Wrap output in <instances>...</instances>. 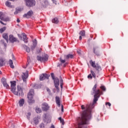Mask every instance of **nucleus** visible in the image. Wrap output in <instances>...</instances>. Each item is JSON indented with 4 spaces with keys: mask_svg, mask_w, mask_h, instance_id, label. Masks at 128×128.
I'll list each match as a JSON object with an SVG mask.
<instances>
[{
    "mask_svg": "<svg viewBox=\"0 0 128 128\" xmlns=\"http://www.w3.org/2000/svg\"><path fill=\"white\" fill-rule=\"evenodd\" d=\"M96 88H98V84H95L91 92L92 95H94L93 103L90 104V105L87 104L86 107V110L83 112L82 116L77 118V122L79 126H82V124H87L88 122L92 118V110L94 108V104H96V102L98 100L100 95L103 94L100 89L96 90Z\"/></svg>",
    "mask_w": 128,
    "mask_h": 128,
    "instance_id": "f257e3e1",
    "label": "nucleus"
},
{
    "mask_svg": "<svg viewBox=\"0 0 128 128\" xmlns=\"http://www.w3.org/2000/svg\"><path fill=\"white\" fill-rule=\"evenodd\" d=\"M11 84V91L13 94H14L16 96H22V89L20 86H17V90L16 91V81H12L10 82Z\"/></svg>",
    "mask_w": 128,
    "mask_h": 128,
    "instance_id": "f03ea898",
    "label": "nucleus"
},
{
    "mask_svg": "<svg viewBox=\"0 0 128 128\" xmlns=\"http://www.w3.org/2000/svg\"><path fill=\"white\" fill-rule=\"evenodd\" d=\"M34 90L31 89L28 92L27 98H28V102L29 104H34Z\"/></svg>",
    "mask_w": 128,
    "mask_h": 128,
    "instance_id": "7ed1b4c3",
    "label": "nucleus"
},
{
    "mask_svg": "<svg viewBox=\"0 0 128 128\" xmlns=\"http://www.w3.org/2000/svg\"><path fill=\"white\" fill-rule=\"evenodd\" d=\"M36 58L39 62H48V55L44 54L42 56H37Z\"/></svg>",
    "mask_w": 128,
    "mask_h": 128,
    "instance_id": "20e7f679",
    "label": "nucleus"
},
{
    "mask_svg": "<svg viewBox=\"0 0 128 128\" xmlns=\"http://www.w3.org/2000/svg\"><path fill=\"white\" fill-rule=\"evenodd\" d=\"M51 76L54 80V86L56 90H59L58 86H60V80L58 78H54V73H51Z\"/></svg>",
    "mask_w": 128,
    "mask_h": 128,
    "instance_id": "39448f33",
    "label": "nucleus"
},
{
    "mask_svg": "<svg viewBox=\"0 0 128 128\" xmlns=\"http://www.w3.org/2000/svg\"><path fill=\"white\" fill-rule=\"evenodd\" d=\"M90 64H91L92 66V68H96V70H98V72H100V70H102V67L98 64L96 65L95 62H93L92 60H91L90 61Z\"/></svg>",
    "mask_w": 128,
    "mask_h": 128,
    "instance_id": "423d86ee",
    "label": "nucleus"
},
{
    "mask_svg": "<svg viewBox=\"0 0 128 128\" xmlns=\"http://www.w3.org/2000/svg\"><path fill=\"white\" fill-rule=\"evenodd\" d=\"M26 4L28 8L36 6V1L34 0H26Z\"/></svg>",
    "mask_w": 128,
    "mask_h": 128,
    "instance_id": "0eeeda50",
    "label": "nucleus"
},
{
    "mask_svg": "<svg viewBox=\"0 0 128 128\" xmlns=\"http://www.w3.org/2000/svg\"><path fill=\"white\" fill-rule=\"evenodd\" d=\"M22 78L23 82L26 83V80L28 78V71L26 70V72L22 73Z\"/></svg>",
    "mask_w": 128,
    "mask_h": 128,
    "instance_id": "6e6552de",
    "label": "nucleus"
},
{
    "mask_svg": "<svg viewBox=\"0 0 128 128\" xmlns=\"http://www.w3.org/2000/svg\"><path fill=\"white\" fill-rule=\"evenodd\" d=\"M32 16H34V11H32V10H30L27 12V14H24L23 16L26 18H30Z\"/></svg>",
    "mask_w": 128,
    "mask_h": 128,
    "instance_id": "1a4fd4ad",
    "label": "nucleus"
},
{
    "mask_svg": "<svg viewBox=\"0 0 128 128\" xmlns=\"http://www.w3.org/2000/svg\"><path fill=\"white\" fill-rule=\"evenodd\" d=\"M9 40L10 42H12V44H14V42H20V40H18L14 36V35L10 34L9 36Z\"/></svg>",
    "mask_w": 128,
    "mask_h": 128,
    "instance_id": "9d476101",
    "label": "nucleus"
},
{
    "mask_svg": "<svg viewBox=\"0 0 128 128\" xmlns=\"http://www.w3.org/2000/svg\"><path fill=\"white\" fill-rule=\"evenodd\" d=\"M1 80L4 87L6 88V90H10V86H8L6 82V79L4 78H2Z\"/></svg>",
    "mask_w": 128,
    "mask_h": 128,
    "instance_id": "9b49d317",
    "label": "nucleus"
},
{
    "mask_svg": "<svg viewBox=\"0 0 128 128\" xmlns=\"http://www.w3.org/2000/svg\"><path fill=\"white\" fill-rule=\"evenodd\" d=\"M50 75L46 74H42L40 75V80H44L46 78L48 80V78H50Z\"/></svg>",
    "mask_w": 128,
    "mask_h": 128,
    "instance_id": "f8f14e48",
    "label": "nucleus"
},
{
    "mask_svg": "<svg viewBox=\"0 0 128 128\" xmlns=\"http://www.w3.org/2000/svg\"><path fill=\"white\" fill-rule=\"evenodd\" d=\"M0 19L1 20H3V22L10 21V18H8V17L4 16V15L2 12H0Z\"/></svg>",
    "mask_w": 128,
    "mask_h": 128,
    "instance_id": "ddd939ff",
    "label": "nucleus"
},
{
    "mask_svg": "<svg viewBox=\"0 0 128 128\" xmlns=\"http://www.w3.org/2000/svg\"><path fill=\"white\" fill-rule=\"evenodd\" d=\"M50 108V106H48V104L46 103H44L42 104V110L44 112H48V109Z\"/></svg>",
    "mask_w": 128,
    "mask_h": 128,
    "instance_id": "4468645a",
    "label": "nucleus"
},
{
    "mask_svg": "<svg viewBox=\"0 0 128 128\" xmlns=\"http://www.w3.org/2000/svg\"><path fill=\"white\" fill-rule=\"evenodd\" d=\"M38 45V41H36V39H34L33 40L32 46H31V50H34L36 48V46Z\"/></svg>",
    "mask_w": 128,
    "mask_h": 128,
    "instance_id": "2eb2a0df",
    "label": "nucleus"
},
{
    "mask_svg": "<svg viewBox=\"0 0 128 128\" xmlns=\"http://www.w3.org/2000/svg\"><path fill=\"white\" fill-rule=\"evenodd\" d=\"M22 36L23 37V41L25 44H28V37H26V34L24 33H22Z\"/></svg>",
    "mask_w": 128,
    "mask_h": 128,
    "instance_id": "dca6fc26",
    "label": "nucleus"
},
{
    "mask_svg": "<svg viewBox=\"0 0 128 128\" xmlns=\"http://www.w3.org/2000/svg\"><path fill=\"white\" fill-rule=\"evenodd\" d=\"M64 56L66 60H70V58H74V55L72 54H68L67 55H65Z\"/></svg>",
    "mask_w": 128,
    "mask_h": 128,
    "instance_id": "f3484780",
    "label": "nucleus"
},
{
    "mask_svg": "<svg viewBox=\"0 0 128 128\" xmlns=\"http://www.w3.org/2000/svg\"><path fill=\"white\" fill-rule=\"evenodd\" d=\"M2 38H4V40H6V42L8 44V34L4 33L2 34Z\"/></svg>",
    "mask_w": 128,
    "mask_h": 128,
    "instance_id": "a211bd4d",
    "label": "nucleus"
},
{
    "mask_svg": "<svg viewBox=\"0 0 128 128\" xmlns=\"http://www.w3.org/2000/svg\"><path fill=\"white\" fill-rule=\"evenodd\" d=\"M56 102L58 106H60V99L59 96L56 97Z\"/></svg>",
    "mask_w": 128,
    "mask_h": 128,
    "instance_id": "6ab92c4d",
    "label": "nucleus"
},
{
    "mask_svg": "<svg viewBox=\"0 0 128 128\" xmlns=\"http://www.w3.org/2000/svg\"><path fill=\"white\" fill-rule=\"evenodd\" d=\"M22 48H24V50H26L27 52H30V48L26 46V44H22Z\"/></svg>",
    "mask_w": 128,
    "mask_h": 128,
    "instance_id": "aec40b11",
    "label": "nucleus"
},
{
    "mask_svg": "<svg viewBox=\"0 0 128 128\" xmlns=\"http://www.w3.org/2000/svg\"><path fill=\"white\" fill-rule=\"evenodd\" d=\"M52 22L56 24H58V22H60V20H58V18H54L52 20Z\"/></svg>",
    "mask_w": 128,
    "mask_h": 128,
    "instance_id": "412c9836",
    "label": "nucleus"
},
{
    "mask_svg": "<svg viewBox=\"0 0 128 128\" xmlns=\"http://www.w3.org/2000/svg\"><path fill=\"white\" fill-rule=\"evenodd\" d=\"M24 104V99H20L19 100V105L20 106H22Z\"/></svg>",
    "mask_w": 128,
    "mask_h": 128,
    "instance_id": "4be33fe9",
    "label": "nucleus"
},
{
    "mask_svg": "<svg viewBox=\"0 0 128 128\" xmlns=\"http://www.w3.org/2000/svg\"><path fill=\"white\" fill-rule=\"evenodd\" d=\"M9 64H10V66L11 68H14V63L12 62V60H9Z\"/></svg>",
    "mask_w": 128,
    "mask_h": 128,
    "instance_id": "5701e85b",
    "label": "nucleus"
},
{
    "mask_svg": "<svg viewBox=\"0 0 128 128\" xmlns=\"http://www.w3.org/2000/svg\"><path fill=\"white\" fill-rule=\"evenodd\" d=\"M79 34H80L81 36H86V32L84 30L80 31Z\"/></svg>",
    "mask_w": 128,
    "mask_h": 128,
    "instance_id": "b1692460",
    "label": "nucleus"
},
{
    "mask_svg": "<svg viewBox=\"0 0 128 128\" xmlns=\"http://www.w3.org/2000/svg\"><path fill=\"white\" fill-rule=\"evenodd\" d=\"M34 123L35 124H38V118H34Z\"/></svg>",
    "mask_w": 128,
    "mask_h": 128,
    "instance_id": "393cba45",
    "label": "nucleus"
},
{
    "mask_svg": "<svg viewBox=\"0 0 128 128\" xmlns=\"http://www.w3.org/2000/svg\"><path fill=\"white\" fill-rule=\"evenodd\" d=\"M58 120H60V124H62V125L64 124V119L62 118V117H60Z\"/></svg>",
    "mask_w": 128,
    "mask_h": 128,
    "instance_id": "a878e982",
    "label": "nucleus"
},
{
    "mask_svg": "<svg viewBox=\"0 0 128 128\" xmlns=\"http://www.w3.org/2000/svg\"><path fill=\"white\" fill-rule=\"evenodd\" d=\"M36 111L37 114H40V112H42V109H40L38 108H36Z\"/></svg>",
    "mask_w": 128,
    "mask_h": 128,
    "instance_id": "bb28decb",
    "label": "nucleus"
},
{
    "mask_svg": "<svg viewBox=\"0 0 128 128\" xmlns=\"http://www.w3.org/2000/svg\"><path fill=\"white\" fill-rule=\"evenodd\" d=\"M6 30V27L4 26L2 28H1L0 29V32H1V34H2V32H4V30Z\"/></svg>",
    "mask_w": 128,
    "mask_h": 128,
    "instance_id": "cd10ccee",
    "label": "nucleus"
},
{
    "mask_svg": "<svg viewBox=\"0 0 128 128\" xmlns=\"http://www.w3.org/2000/svg\"><path fill=\"white\" fill-rule=\"evenodd\" d=\"M4 61L2 59L0 60V66H4Z\"/></svg>",
    "mask_w": 128,
    "mask_h": 128,
    "instance_id": "c85d7f7f",
    "label": "nucleus"
},
{
    "mask_svg": "<svg viewBox=\"0 0 128 128\" xmlns=\"http://www.w3.org/2000/svg\"><path fill=\"white\" fill-rule=\"evenodd\" d=\"M0 42L2 44H4V46H5V48H6V43L4 42V40H0Z\"/></svg>",
    "mask_w": 128,
    "mask_h": 128,
    "instance_id": "c756f323",
    "label": "nucleus"
},
{
    "mask_svg": "<svg viewBox=\"0 0 128 128\" xmlns=\"http://www.w3.org/2000/svg\"><path fill=\"white\" fill-rule=\"evenodd\" d=\"M90 72H91V74H92L93 78H96V73H94V72L92 70H90Z\"/></svg>",
    "mask_w": 128,
    "mask_h": 128,
    "instance_id": "7c9ffc66",
    "label": "nucleus"
},
{
    "mask_svg": "<svg viewBox=\"0 0 128 128\" xmlns=\"http://www.w3.org/2000/svg\"><path fill=\"white\" fill-rule=\"evenodd\" d=\"M20 12V9H16V11L14 12V14H18V12Z\"/></svg>",
    "mask_w": 128,
    "mask_h": 128,
    "instance_id": "2f4dec72",
    "label": "nucleus"
},
{
    "mask_svg": "<svg viewBox=\"0 0 128 128\" xmlns=\"http://www.w3.org/2000/svg\"><path fill=\"white\" fill-rule=\"evenodd\" d=\"M60 62L61 64H64L66 62L65 60H62V57L60 58Z\"/></svg>",
    "mask_w": 128,
    "mask_h": 128,
    "instance_id": "473e14b6",
    "label": "nucleus"
},
{
    "mask_svg": "<svg viewBox=\"0 0 128 128\" xmlns=\"http://www.w3.org/2000/svg\"><path fill=\"white\" fill-rule=\"evenodd\" d=\"M100 88L101 89V90H103L104 92H106V87L104 86H101L100 87Z\"/></svg>",
    "mask_w": 128,
    "mask_h": 128,
    "instance_id": "72a5a7b5",
    "label": "nucleus"
},
{
    "mask_svg": "<svg viewBox=\"0 0 128 128\" xmlns=\"http://www.w3.org/2000/svg\"><path fill=\"white\" fill-rule=\"evenodd\" d=\"M6 6H8V7L10 6V2H6Z\"/></svg>",
    "mask_w": 128,
    "mask_h": 128,
    "instance_id": "f704fd0d",
    "label": "nucleus"
},
{
    "mask_svg": "<svg viewBox=\"0 0 128 128\" xmlns=\"http://www.w3.org/2000/svg\"><path fill=\"white\" fill-rule=\"evenodd\" d=\"M42 48H39L37 49V50H36L37 53L38 54L42 52Z\"/></svg>",
    "mask_w": 128,
    "mask_h": 128,
    "instance_id": "c9c22d12",
    "label": "nucleus"
},
{
    "mask_svg": "<svg viewBox=\"0 0 128 128\" xmlns=\"http://www.w3.org/2000/svg\"><path fill=\"white\" fill-rule=\"evenodd\" d=\"M31 114H30V112L28 113L26 116H27V118H28V120H30V116H31Z\"/></svg>",
    "mask_w": 128,
    "mask_h": 128,
    "instance_id": "e433bc0d",
    "label": "nucleus"
},
{
    "mask_svg": "<svg viewBox=\"0 0 128 128\" xmlns=\"http://www.w3.org/2000/svg\"><path fill=\"white\" fill-rule=\"evenodd\" d=\"M40 128H44V123L41 124L40 125Z\"/></svg>",
    "mask_w": 128,
    "mask_h": 128,
    "instance_id": "4c0bfd02",
    "label": "nucleus"
},
{
    "mask_svg": "<svg viewBox=\"0 0 128 128\" xmlns=\"http://www.w3.org/2000/svg\"><path fill=\"white\" fill-rule=\"evenodd\" d=\"M60 84H64V80H62V76H60Z\"/></svg>",
    "mask_w": 128,
    "mask_h": 128,
    "instance_id": "58836bf2",
    "label": "nucleus"
},
{
    "mask_svg": "<svg viewBox=\"0 0 128 128\" xmlns=\"http://www.w3.org/2000/svg\"><path fill=\"white\" fill-rule=\"evenodd\" d=\"M88 78H90V80H92V74H90L89 75H88Z\"/></svg>",
    "mask_w": 128,
    "mask_h": 128,
    "instance_id": "ea45409f",
    "label": "nucleus"
},
{
    "mask_svg": "<svg viewBox=\"0 0 128 128\" xmlns=\"http://www.w3.org/2000/svg\"><path fill=\"white\" fill-rule=\"evenodd\" d=\"M98 47L94 48V54H96V50H98Z\"/></svg>",
    "mask_w": 128,
    "mask_h": 128,
    "instance_id": "a19ab883",
    "label": "nucleus"
},
{
    "mask_svg": "<svg viewBox=\"0 0 128 128\" xmlns=\"http://www.w3.org/2000/svg\"><path fill=\"white\" fill-rule=\"evenodd\" d=\"M106 105L108 106H112V104H110V103L109 102H107L106 103Z\"/></svg>",
    "mask_w": 128,
    "mask_h": 128,
    "instance_id": "79ce46f5",
    "label": "nucleus"
},
{
    "mask_svg": "<svg viewBox=\"0 0 128 128\" xmlns=\"http://www.w3.org/2000/svg\"><path fill=\"white\" fill-rule=\"evenodd\" d=\"M0 24H4V26H6V24H4L2 21L0 20Z\"/></svg>",
    "mask_w": 128,
    "mask_h": 128,
    "instance_id": "37998d69",
    "label": "nucleus"
},
{
    "mask_svg": "<svg viewBox=\"0 0 128 128\" xmlns=\"http://www.w3.org/2000/svg\"><path fill=\"white\" fill-rule=\"evenodd\" d=\"M81 108H82V110H84V105H82V106H81Z\"/></svg>",
    "mask_w": 128,
    "mask_h": 128,
    "instance_id": "c03bdc74",
    "label": "nucleus"
},
{
    "mask_svg": "<svg viewBox=\"0 0 128 128\" xmlns=\"http://www.w3.org/2000/svg\"><path fill=\"white\" fill-rule=\"evenodd\" d=\"M62 112H64V106L62 104Z\"/></svg>",
    "mask_w": 128,
    "mask_h": 128,
    "instance_id": "a18cd8bd",
    "label": "nucleus"
},
{
    "mask_svg": "<svg viewBox=\"0 0 128 128\" xmlns=\"http://www.w3.org/2000/svg\"><path fill=\"white\" fill-rule=\"evenodd\" d=\"M52 2H53L54 4H56V1L54 0H52Z\"/></svg>",
    "mask_w": 128,
    "mask_h": 128,
    "instance_id": "49530a36",
    "label": "nucleus"
},
{
    "mask_svg": "<svg viewBox=\"0 0 128 128\" xmlns=\"http://www.w3.org/2000/svg\"><path fill=\"white\" fill-rule=\"evenodd\" d=\"M18 36L19 38H20V39H21V40H22V36H20V35L18 34Z\"/></svg>",
    "mask_w": 128,
    "mask_h": 128,
    "instance_id": "de8ad7c7",
    "label": "nucleus"
},
{
    "mask_svg": "<svg viewBox=\"0 0 128 128\" xmlns=\"http://www.w3.org/2000/svg\"><path fill=\"white\" fill-rule=\"evenodd\" d=\"M77 52H78V54H80V50H78Z\"/></svg>",
    "mask_w": 128,
    "mask_h": 128,
    "instance_id": "09e8293b",
    "label": "nucleus"
},
{
    "mask_svg": "<svg viewBox=\"0 0 128 128\" xmlns=\"http://www.w3.org/2000/svg\"><path fill=\"white\" fill-rule=\"evenodd\" d=\"M17 22H20V19L18 18L16 20Z\"/></svg>",
    "mask_w": 128,
    "mask_h": 128,
    "instance_id": "8fccbe9b",
    "label": "nucleus"
},
{
    "mask_svg": "<svg viewBox=\"0 0 128 128\" xmlns=\"http://www.w3.org/2000/svg\"><path fill=\"white\" fill-rule=\"evenodd\" d=\"M82 36H80V37H79V40H81L82 38Z\"/></svg>",
    "mask_w": 128,
    "mask_h": 128,
    "instance_id": "3c124183",
    "label": "nucleus"
},
{
    "mask_svg": "<svg viewBox=\"0 0 128 128\" xmlns=\"http://www.w3.org/2000/svg\"><path fill=\"white\" fill-rule=\"evenodd\" d=\"M50 128H54V126L52 125Z\"/></svg>",
    "mask_w": 128,
    "mask_h": 128,
    "instance_id": "603ef678",
    "label": "nucleus"
},
{
    "mask_svg": "<svg viewBox=\"0 0 128 128\" xmlns=\"http://www.w3.org/2000/svg\"><path fill=\"white\" fill-rule=\"evenodd\" d=\"M62 86H64V84H60L61 88H62Z\"/></svg>",
    "mask_w": 128,
    "mask_h": 128,
    "instance_id": "864d4df0",
    "label": "nucleus"
},
{
    "mask_svg": "<svg viewBox=\"0 0 128 128\" xmlns=\"http://www.w3.org/2000/svg\"><path fill=\"white\" fill-rule=\"evenodd\" d=\"M0 74H2V71H0Z\"/></svg>",
    "mask_w": 128,
    "mask_h": 128,
    "instance_id": "5fc2aeb1",
    "label": "nucleus"
},
{
    "mask_svg": "<svg viewBox=\"0 0 128 128\" xmlns=\"http://www.w3.org/2000/svg\"><path fill=\"white\" fill-rule=\"evenodd\" d=\"M12 58H14V55H12Z\"/></svg>",
    "mask_w": 128,
    "mask_h": 128,
    "instance_id": "6e6d98bb",
    "label": "nucleus"
},
{
    "mask_svg": "<svg viewBox=\"0 0 128 128\" xmlns=\"http://www.w3.org/2000/svg\"><path fill=\"white\" fill-rule=\"evenodd\" d=\"M76 12H77V11H76Z\"/></svg>",
    "mask_w": 128,
    "mask_h": 128,
    "instance_id": "4d7b16f0",
    "label": "nucleus"
},
{
    "mask_svg": "<svg viewBox=\"0 0 128 128\" xmlns=\"http://www.w3.org/2000/svg\"><path fill=\"white\" fill-rule=\"evenodd\" d=\"M24 68H26V67H24Z\"/></svg>",
    "mask_w": 128,
    "mask_h": 128,
    "instance_id": "13d9d810",
    "label": "nucleus"
},
{
    "mask_svg": "<svg viewBox=\"0 0 128 128\" xmlns=\"http://www.w3.org/2000/svg\"><path fill=\"white\" fill-rule=\"evenodd\" d=\"M28 64H27V66H28Z\"/></svg>",
    "mask_w": 128,
    "mask_h": 128,
    "instance_id": "bf43d9fd",
    "label": "nucleus"
}]
</instances>
